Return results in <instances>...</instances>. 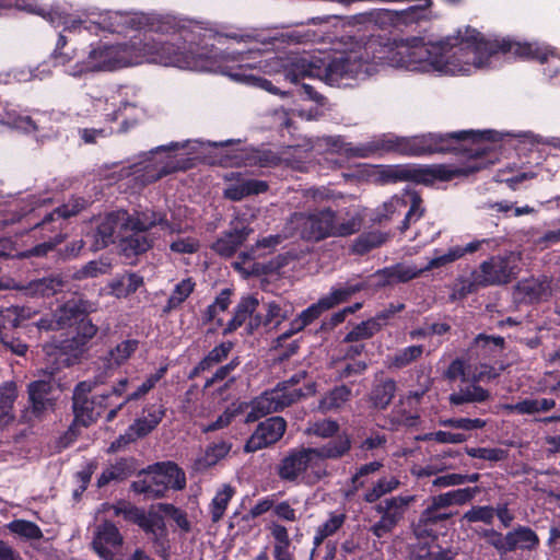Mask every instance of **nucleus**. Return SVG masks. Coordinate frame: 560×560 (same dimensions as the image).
<instances>
[{"instance_id": "f257e3e1", "label": "nucleus", "mask_w": 560, "mask_h": 560, "mask_svg": "<svg viewBox=\"0 0 560 560\" xmlns=\"http://www.w3.org/2000/svg\"><path fill=\"white\" fill-rule=\"evenodd\" d=\"M495 141L492 130H459L453 132H429L415 137L383 136L370 142L353 145L347 144L346 153L350 158H369L375 154L396 152L404 155L421 156L434 153H454L470 160L466 167H451L443 164L431 166L395 165L383 172L387 182H412L431 185L435 180L447 182L467 176L486 167L490 151L488 142Z\"/></svg>"}, {"instance_id": "f03ea898", "label": "nucleus", "mask_w": 560, "mask_h": 560, "mask_svg": "<svg viewBox=\"0 0 560 560\" xmlns=\"http://www.w3.org/2000/svg\"><path fill=\"white\" fill-rule=\"evenodd\" d=\"M37 326L40 329L62 330L59 338L54 336L52 340L43 347L45 353L44 373L48 375L49 380L35 381L28 385L33 411L39 415L52 407L54 400L57 398L55 392L62 386L57 374L70 363V343L68 338L70 310L63 305L54 314L51 319H40Z\"/></svg>"}, {"instance_id": "7ed1b4c3", "label": "nucleus", "mask_w": 560, "mask_h": 560, "mask_svg": "<svg viewBox=\"0 0 560 560\" xmlns=\"http://www.w3.org/2000/svg\"><path fill=\"white\" fill-rule=\"evenodd\" d=\"M165 33L173 26L165 18L153 19L145 14L126 12H106L100 14L97 21L86 22L72 19V33H81L85 30L98 34L100 31L122 34L129 30H145Z\"/></svg>"}, {"instance_id": "20e7f679", "label": "nucleus", "mask_w": 560, "mask_h": 560, "mask_svg": "<svg viewBox=\"0 0 560 560\" xmlns=\"http://www.w3.org/2000/svg\"><path fill=\"white\" fill-rule=\"evenodd\" d=\"M156 225L171 228L165 214L159 217L155 212H151L150 215L144 212L131 214L118 238L120 255L131 259L150 250L154 245V237L151 236L150 231Z\"/></svg>"}, {"instance_id": "39448f33", "label": "nucleus", "mask_w": 560, "mask_h": 560, "mask_svg": "<svg viewBox=\"0 0 560 560\" xmlns=\"http://www.w3.org/2000/svg\"><path fill=\"white\" fill-rule=\"evenodd\" d=\"M294 218L299 235L306 242H320L330 236H349L360 228L354 219L337 223L336 211L330 208L311 213H294Z\"/></svg>"}, {"instance_id": "423d86ee", "label": "nucleus", "mask_w": 560, "mask_h": 560, "mask_svg": "<svg viewBox=\"0 0 560 560\" xmlns=\"http://www.w3.org/2000/svg\"><path fill=\"white\" fill-rule=\"evenodd\" d=\"M364 55L349 52L329 59L319 58V80L331 86L350 85V80L364 77L370 70L372 50H364Z\"/></svg>"}, {"instance_id": "0eeeda50", "label": "nucleus", "mask_w": 560, "mask_h": 560, "mask_svg": "<svg viewBox=\"0 0 560 560\" xmlns=\"http://www.w3.org/2000/svg\"><path fill=\"white\" fill-rule=\"evenodd\" d=\"M149 478L133 481L130 489L148 500L164 498L168 489L183 490L186 487L184 470L174 462H161L149 466Z\"/></svg>"}, {"instance_id": "6e6552de", "label": "nucleus", "mask_w": 560, "mask_h": 560, "mask_svg": "<svg viewBox=\"0 0 560 560\" xmlns=\"http://www.w3.org/2000/svg\"><path fill=\"white\" fill-rule=\"evenodd\" d=\"M140 44L139 40L116 44L94 48L89 54V62L85 67L75 66L72 75H78L86 71H113L139 62Z\"/></svg>"}, {"instance_id": "1a4fd4ad", "label": "nucleus", "mask_w": 560, "mask_h": 560, "mask_svg": "<svg viewBox=\"0 0 560 560\" xmlns=\"http://www.w3.org/2000/svg\"><path fill=\"white\" fill-rule=\"evenodd\" d=\"M316 393V383L311 382L303 388H282L280 382L269 392H265L252 402V409L246 415V422H254L268 413L279 412Z\"/></svg>"}, {"instance_id": "9d476101", "label": "nucleus", "mask_w": 560, "mask_h": 560, "mask_svg": "<svg viewBox=\"0 0 560 560\" xmlns=\"http://www.w3.org/2000/svg\"><path fill=\"white\" fill-rule=\"evenodd\" d=\"M72 292V365L84 358L97 334V326L89 315L96 311L94 303L75 298Z\"/></svg>"}, {"instance_id": "9b49d317", "label": "nucleus", "mask_w": 560, "mask_h": 560, "mask_svg": "<svg viewBox=\"0 0 560 560\" xmlns=\"http://www.w3.org/2000/svg\"><path fill=\"white\" fill-rule=\"evenodd\" d=\"M422 207V198L417 192H408L401 197H393L387 202H384L381 210H378L373 219L377 223L385 221H394L404 215L401 224L398 226L400 232H406L411 224L418 222L424 214Z\"/></svg>"}, {"instance_id": "f8f14e48", "label": "nucleus", "mask_w": 560, "mask_h": 560, "mask_svg": "<svg viewBox=\"0 0 560 560\" xmlns=\"http://www.w3.org/2000/svg\"><path fill=\"white\" fill-rule=\"evenodd\" d=\"M483 537L501 556L514 552L517 549L534 551L540 544L536 532L524 525H517L505 535L493 528L487 529Z\"/></svg>"}, {"instance_id": "ddd939ff", "label": "nucleus", "mask_w": 560, "mask_h": 560, "mask_svg": "<svg viewBox=\"0 0 560 560\" xmlns=\"http://www.w3.org/2000/svg\"><path fill=\"white\" fill-rule=\"evenodd\" d=\"M518 259L513 253L491 256L476 269L481 287L503 285L510 283L518 273Z\"/></svg>"}, {"instance_id": "4468645a", "label": "nucleus", "mask_w": 560, "mask_h": 560, "mask_svg": "<svg viewBox=\"0 0 560 560\" xmlns=\"http://www.w3.org/2000/svg\"><path fill=\"white\" fill-rule=\"evenodd\" d=\"M253 233L254 229L248 219L244 215H236L230 221L229 229L222 232L221 236L210 245V248L220 257L231 258Z\"/></svg>"}, {"instance_id": "2eb2a0df", "label": "nucleus", "mask_w": 560, "mask_h": 560, "mask_svg": "<svg viewBox=\"0 0 560 560\" xmlns=\"http://www.w3.org/2000/svg\"><path fill=\"white\" fill-rule=\"evenodd\" d=\"M141 57L155 62L171 65L178 68H188L190 62L182 48L173 43L161 42L154 38L139 40Z\"/></svg>"}, {"instance_id": "dca6fc26", "label": "nucleus", "mask_w": 560, "mask_h": 560, "mask_svg": "<svg viewBox=\"0 0 560 560\" xmlns=\"http://www.w3.org/2000/svg\"><path fill=\"white\" fill-rule=\"evenodd\" d=\"M287 422L273 416L261 421L244 445L245 453H254L277 443L284 434Z\"/></svg>"}, {"instance_id": "f3484780", "label": "nucleus", "mask_w": 560, "mask_h": 560, "mask_svg": "<svg viewBox=\"0 0 560 560\" xmlns=\"http://www.w3.org/2000/svg\"><path fill=\"white\" fill-rule=\"evenodd\" d=\"M314 457L313 447L291 448L278 465L279 478L289 482L296 481L308 469Z\"/></svg>"}, {"instance_id": "a211bd4d", "label": "nucleus", "mask_w": 560, "mask_h": 560, "mask_svg": "<svg viewBox=\"0 0 560 560\" xmlns=\"http://www.w3.org/2000/svg\"><path fill=\"white\" fill-rule=\"evenodd\" d=\"M131 213L125 209L112 211L97 225L95 240L96 244L104 248L109 244L118 243V238L124 231L125 223L129 220Z\"/></svg>"}, {"instance_id": "6ab92c4d", "label": "nucleus", "mask_w": 560, "mask_h": 560, "mask_svg": "<svg viewBox=\"0 0 560 560\" xmlns=\"http://www.w3.org/2000/svg\"><path fill=\"white\" fill-rule=\"evenodd\" d=\"M122 542L124 538L117 526L110 521H104L97 526L92 546L103 560H114L113 549L120 547Z\"/></svg>"}, {"instance_id": "aec40b11", "label": "nucleus", "mask_w": 560, "mask_h": 560, "mask_svg": "<svg viewBox=\"0 0 560 560\" xmlns=\"http://www.w3.org/2000/svg\"><path fill=\"white\" fill-rule=\"evenodd\" d=\"M284 77L292 83H299L305 78L319 79V58L301 55L289 56L282 63Z\"/></svg>"}, {"instance_id": "412c9836", "label": "nucleus", "mask_w": 560, "mask_h": 560, "mask_svg": "<svg viewBox=\"0 0 560 560\" xmlns=\"http://www.w3.org/2000/svg\"><path fill=\"white\" fill-rule=\"evenodd\" d=\"M138 463L135 457H119L106 467L97 479V487L102 488L112 481L121 482L136 474Z\"/></svg>"}, {"instance_id": "4be33fe9", "label": "nucleus", "mask_w": 560, "mask_h": 560, "mask_svg": "<svg viewBox=\"0 0 560 560\" xmlns=\"http://www.w3.org/2000/svg\"><path fill=\"white\" fill-rule=\"evenodd\" d=\"M116 515H122L125 521L138 525L144 533L152 532V526L162 524V515L154 511L145 512L136 505L127 504L116 508Z\"/></svg>"}, {"instance_id": "5701e85b", "label": "nucleus", "mask_w": 560, "mask_h": 560, "mask_svg": "<svg viewBox=\"0 0 560 560\" xmlns=\"http://www.w3.org/2000/svg\"><path fill=\"white\" fill-rule=\"evenodd\" d=\"M516 290L523 300L530 304L546 301L551 295L550 281L546 276L522 280L517 283Z\"/></svg>"}, {"instance_id": "b1692460", "label": "nucleus", "mask_w": 560, "mask_h": 560, "mask_svg": "<svg viewBox=\"0 0 560 560\" xmlns=\"http://www.w3.org/2000/svg\"><path fill=\"white\" fill-rule=\"evenodd\" d=\"M396 390L397 384L394 378H376L369 393L371 407L377 410H385L392 404Z\"/></svg>"}, {"instance_id": "393cba45", "label": "nucleus", "mask_w": 560, "mask_h": 560, "mask_svg": "<svg viewBox=\"0 0 560 560\" xmlns=\"http://www.w3.org/2000/svg\"><path fill=\"white\" fill-rule=\"evenodd\" d=\"M269 186L265 180L243 178L229 184L223 191V196L232 201H241L248 196L266 192Z\"/></svg>"}, {"instance_id": "a878e982", "label": "nucleus", "mask_w": 560, "mask_h": 560, "mask_svg": "<svg viewBox=\"0 0 560 560\" xmlns=\"http://www.w3.org/2000/svg\"><path fill=\"white\" fill-rule=\"evenodd\" d=\"M259 305V301L254 295L242 296L234 307L232 318L226 323L222 330L223 336H228L242 327L247 318L252 317Z\"/></svg>"}, {"instance_id": "bb28decb", "label": "nucleus", "mask_w": 560, "mask_h": 560, "mask_svg": "<svg viewBox=\"0 0 560 560\" xmlns=\"http://www.w3.org/2000/svg\"><path fill=\"white\" fill-rule=\"evenodd\" d=\"M485 243H488V241L487 240H476V241L468 243L465 246L457 245V246L451 247L447 250V253L440 255V256H435L431 260H429V262L424 267H422L423 272L446 266L447 264H451V262L462 258L466 254H472V253L479 250L481 248L482 244H485Z\"/></svg>"}, {"instance_id": "cd10ccee", "label": "nucleus", "mask_w": 560, "mask_h": 560, "mask_svg": "<svg viewBox=\"0 0 560 560\" xmlns=\"http://www.w3.org/2000/svg\"><path fill=\"white\" fill-rule=\"evenodd\" d=\"M422 273V268L398 262L394 266L385 267L384 269L378 270L376 276L382 278L381 283L383 285H387L392 283H406L420 277Z\"/></svg>"}, {"instance_id": "c85d7f7f", "label": "nucleus", "mask_w": 560, "mask_h": 560, "mask_svg": "<svg viewBox=\"0 0 560 560\" xmlns=\"http://www.w3.org/2000/svg\"><path fill=\"white\" fill-rule=\"evenodd\" d=\"M352 398V388L346 384L336 385L320 398L318 408L327 413L342 409Z\"/></svg>"}, {"instance_id": "c756f323", "label": "nucleus", "mask_w": 560, "mask_h": 560, "mask_svg": "<svg viewBox=\"0 0 560 560\" xmlns=\"http://www.w3.org/2000/svg\"><path fill=\"white\" fill-rule=\"evenodd\" d=\"M538 174L534 171L514 170L506 167L499 170L494 175L497 183L505 184L511 190H520L528 188L527 183L535 179Z\"/></svg>"}, {"instance_id": "7c9ffc66", "label": "nucleus", "mask_w": 560, "mask_h": 560, "mask_svg": "<svg viewBox=\"0 0 560 560\" xmlns=\"http://www.w3.org/2000/svg\"><path fill=\"white\" fill-rule=\"evenodd\" d=\"M65 284L66 282L61 277L50 276L33 280L26 285L21 287L20 290L24 291L28 296H50L61 291Z\"/></svg>"}, {"instance_id": "2f4dec72", "label": "nucleus", "mask_w": 560, "mask_h": 560, "mask_svg": "<svg viewBox=\"0 0 560 560\" xmlns=\"http://www.w3.org/2000/svg\"><path fill=\"white\" fill-rule=\"evenodd\" d=\"M233 294V289L224 288L220 291V293L215 296L214 301L207 306V308L202 312L201 320L202 324H209L215 322L218 327L223 326V319L218 318L219 312H225L230 307L232 301L231 296Z\"/></svg>"}, {"instance_id": "473e14b6", "label": "nucleus", "mask_w": 560, "mask_h": 560, "mask_svg": "<svg viewBox=\"0 0 560 560\" xmlns=\"http://www.w3.org/2000/svg\"><path fill=\"white\" fill-rule=\"evenodd\" d=\"M351 448V440L348 434L337 435L325 445L313 448L317 458L337 459L346 455Z\"/></svg>"}, {"instance_id": "72a5a7b5", "label": "nucleus", "mask_w": 560, "mask_h": 560, "mask_svg": "<svg viewBox=\"0 0 560 560\" xmlns=\"http://www.w3.org/2000/svg\"><path fill=\"white\" fill-rule=\"evenodd\" d=\"M366 288L364 282L351 283L346 282L345 285L332 288L329 294L320 298L322 304L328 310L347 302L352 295Z\"/></svg>"}, {"instance_id": "f704fd0d", "label": "nucleus", "mask_w": 560, "mask_h": 560, "mask_svg": "<svg viewBox=\"0 0 560 560\" xmlns=\"http://www.w3.org/2000/svg\"><path fill=\"white\" fill-rule=\"evenodd\" d=\"M0 124L12 128L20 129L25 132L36 130V122L28 116H21L14 108H10L8 104L0 102Z\"/></svg>"}, {"instance_id": "c9c22d12", "label": "nucleus", "mask_w": 560, "mask_h": 560, "mask_svg": "<svg viewBox=\"0 0 560 560\" xmlns=\"http://www.w3.org/2000/svg\"><path fill=\"white\" fill-rule=\"evenodd\" d=\"M456 513L447 512L445 510H441L439 508H434L433 505H428L420 514L418 524H417V533L419 536H430L428 533L429 526L438 525L441 522L450 520Z\"/></svg>"}, {"instance_id": "e433bc0d", "label": "nucleus", "mask_w": 560, "mask_h": 560, "mask_svg": "<svg viewBox=\"0 0 560 560\" xmlns=\"http://www.w3.org/2000/svg\"><path fill=\"white\" fill-rule=\"evenodd\" d=\"M387 240V234L380 231L361 233L351 245V253L365 255L374 248L381 247Z\"/></svg>"}, {"instance_id": "4c0bfd02", "label": "nucleus", "mask_w": 560, "mask_h": 560, "mask_svg": "<svg viewBox=\"0 0 560 560\" xmlns=\"http://www.w3.org/2000/svg\"><path fill=\"white\" fill-rule=\"evenodd\" d=\"M164 415L165 411L162 408H154L153 410L149 409L145 417L137 419L129 427V431L138 439L144 438L160 424Z\"/></svg>"}, {"instance_id": "58836bf2", "label": "nucleus", "mask_w": 560, "mask_h": 560, "mask_svg": "<svg viewBox=\"0 0 560 560\" xmlns=\"http://www.w3.org/2000/svg\"><path fill=\"white\" fill-rule=\"evenodd\" d=\"M195 287L196 282L191 277L185 278L178 282L167 299V302L163 307V313L168 314L178 308L190 296Z\"/></svg>"}, {"instance_id": "ea45409f", "label": "nucleus", "mask_w": 560, "mask_h": 560, "mask_svg": "<svg viewBox=\"0 0 560 560\" xmlns=\"http://www.w3.org/2000/svg\"><path fill=\"white\" fill-rule=\"evenodd\" d=\"M145 534L150 537L155 555L163 560H170L171 544L164 518L162 517V524L152 526V532H145Z\"/></svg>"}, {"instance_id": "a19ab883", "label": "nucleus", "mask_w": 560, "mask_h": 560, "mask_svg": "<svg viewBox=\"0 0 560 560\" xmlns=\"http://www.w3.org/2000/svg\"><path fill=\"white\" fill-rule=\"evenodd\" d=\"M489 398V390L485 389L480 385H471L460 388L457 393L451 394L450 402L452 405L459 406L466 402H483Z\"/></svg>"}, {"instance_id": "79ce46f5", "label": "nucleus", "mask_w": 560, "mask_h": 560, "mask_svg": "<svg viewBox=\"0 0 560 560\" xmlns=\"http://www.w3.org/2000/svg\"><path fill=\"white\" fill-rule=\"evenodd\" d=\"M232 444L226 441L211 443L206 447L205 454L197 460L201 468H210L223 459L231 451Z\"/></svg>"}, {"instance_id": "37998d69", "label": "nucleus", "mask_w": 560, "mask_h": 560, "mask_svg": "<svg viewBox=\"0 0 560 560\" xmlns=\"http://www.w3.org/2000/svg\"><path fill=\"white\" fill-rule=\"evenodd\" d=\"M413 495H398L384 500L382 503L377 504L375 510L380 514H392L396 515L397 524L404 517V513L406 508L413 502Z\"/></svg>"}, {"instance_id": "c03bdc74", "label": "nucleus", "mask_w": 560, "mask_h": 560, "mask_svg": "<svg viewBox=\"0 0 560 560\" xmlns=\"http://www.w3.org/2000/svg\"><path fill=\"white\" fill-rule=\"evenodd\" d=\"M381 331V326L373 317L357 324L345 337L343 342L353 343L372 338Z\"/></svg>"}, {"instance_id": "a18cd8bd", "label": "nucleus", "mask_w": 560, "mask_h": 560, "mask_svg": "<svg viewBox=\"0 0 560 560\" xmlns=\"http://www.w3.org/2000/svg\"><path fill=\"white\" fill-rule=\"evenodd\" d=\"M472 345L476 349L480 350L483 355H494L504 350L505 340L501 336L479 334L474 338Z\"/></svg>"}, {"instance_id": "49530a36", "label": "nucleus", "mask_w": 560, "mask_h": 560, "mask_svg": "<svg viewBox=\"0 0 560 560\" xmlns=\"http://www.w3.org/2000/svg\"><path fill=\"white\" fill-rule=\"evenodd\" d=\"M234 493L235 490L230 485H224L223 488L215 493L210 505V513L213 522H218L223 517Z\"/></svg>"}, {"instance_id": "de8ad7c7", "label": "nucleus", "mask_w": 560, "mask_h": 560, "mask_svg": "<svg viewBox=\"0 0 560 560\" xmlns=\"http://www.w3.org/2000/svg\"><path fill=\"white\" fill-rule=\"evenodd\" d=\"M16 397V387L13 383H7L0 387V422L13 419L12 410Z\"/></svg>"}, {"instance_id": "09e8293b", "label": "nucleus", "mask_w": 560, "mask_h": 560, "mask_svg": "<svg viewBox=\"0 0 560 560\" xmlns=\"http://www.w3.org/2000/svg\"><path fill=\"white\" fill-rule=\"evenodd\" d=\"M399 485L400 482L396 477L380 478L377 482L364 493L363 500L366 503H375L383 495L396 490Z\"/></svg>"}, {"instance_id": "8fccbe9b", "label": "nucleus", "mask_w": 560, "mask_h": 560, "mask_svg": "<svg viewBox=\"0 0 560 560\" xmlns=\"http://www.w3.org/2000/svg\"><path fill=\"white\" fill-rule=\"evenodd\" d=\"M423 351L424 349L421 345L409 346L400 349L392 358L390 366L404 369L418 360L422 355Z\"/></svg>"}, {"instance_id": "3c124183", "label": "nucleus", "mask_w": 560, "mask_h": 560, "mask_svg": "<svg viewBox=\"0 0 560 560\" xmlns=\"http://www.w3.org/2000/svg\"><path fill=\"white\" fill-rule=\"evenodd\" d=\"M168 365L160 366L155 373L149 375L147 380L131 394H129L126 398V402L135 401L147 395L151 389H153L166 374Z\"/></svg>"}, {"instance_id": "603ef678", "label": "nucleus", "mask_w": 560, "mask_h": 560, "mask_svg": "<svg viewBox=\"0 0 560 560\" xmlns=\"http://www.w3.org/2000/svg\"><path fill=\"white\" fill-rule=\"evenodd\" d=\"M45 21H47L51 26L58 28L62 27L63 31L68 28L69 14L66 7H62L58 3L51 4L49 8L44 7V13L40 14Z\"/></svg>"}, {"instance_id": "864d4df0", "label": "nucleus", "mask_w": 560, "mask_h": 560, "mask_svg": "<svg viewBox=\"0 0 560 560\" xmlns=\"http://www.w3.org/2000/svg\"><path fill=\"white\" fill-rule=\"evenodd\" d=\"M465 452L472 458L489 462H501L508 458V451L499 447H466Z\"/></svg>"}, {"instance_id": "5fc2aeb1", "label": "nucleus", "mask_w": 560, "mask_h": 560, "mask_svg": "<svg viewBox=\"0 0 560 560\" xmlns=\"http://www.w3.org/2000/svg\"><path fill=\"white\" fill-rule=\"evenodd\" d=\"M88 401H83V405H80L79 399L72 397V434L74 433L73 428L77 425L89 427L93 421V407L84 406Z\"/></svg>"}, {"instance_id": "6e6d98bb", "label": "nucleus", "mask_w": 560, "mask_h": 560, "mask_svg": "<svg viewBox=\"0 0 560 560\" xmlns=\"http://www.w3.org/2000/svg\"><path fill=\"white\" fill-rule=\"evenodd\" d=\"M8 528L26 539H39L43 536L40 528L33 522L24 520H15L9 523Z\"/></svg>"}, {"instance_id": "4d7b16f0", "label": "nucleus", "mask_w": 560, "mask_h": 560, "mask_svg": "<svg viewBox=\"0 0 560 560\" xmlns=\"http://www.w3.org/2000/svg\"><path fill=\"white\" fill-rule=\"evenodd\" d=\"M139 341L136 339H127L118 343L110 350L109 355L115 364H124L138 349Z\"/></svg>"}, {"instance_id": "13d9d810", "label": "nucleus", "mask_w": 560, "mask_h": 560, "mask_svg": "<svg viewBox=\"0 0 560 560\" xmlns=\"http://www.w3.org/2000/svg\"><path fill=\"white\" fill-rule=\"evenodd\" d=\"M282 242V236L279 234L268 235L258 240L254 246L250 247L248 252H244L241 254L243 260L254 259L256 256H260L258 252L260 249H268L269 252L275 249Z\"/></svg>"}, {"instance_id": "bf43d9fd", "label": "nucleus", "mask_w": 560, "mask_h": 560, "mask_svg": "<svg viewBox=\"0 0 560 560\" xmlns=\"http://www.w3.org/2000/svg\"><path fill=\"white\" fill-rule=\"evenodd\" d=\"M234 343L232 341H223L215 346L202 358L203 362L211 370L214 365L228 359L230 352L233 350Z\"/></svg>"}, {"instance_id": "052dcab7", "label": "nucleus", "mask_w": 560, "mask_h": 560, "mask_svg": "<svg viewBox=\"0 0 560 560\" xmlns=\"http://www.w3.org/2000/svg\"><path fill=\"white\" fill-rule=\"evenodd\" d=\"M494 517V508L490 505H477L467 511L463 518L469 523L482 522L485 524H492Z\"/></svg>"}, {"instance_id": "680f3d73", "label": "nucleus", "mask_w": 560, "mask_h": 560, "mask_svg": "<svg viewBox=\"0 0 560 560\" xmlns=\"http://www.w3.org/2000/svg\"><path fill=\"white\" fill-rule=\"evenodd\" d=\"M159 510L168 517H171L176 523V525L184 532L190 530V523L187 518V514L182 509L171 503H160Z\"/></svg>"}, {"instance_id": "e2e57ef3", "label": "nucleus", "mask_w": 560, "mask_h": 560, "mask_svg": "<svg viewBox=\"0 0 560 560\" xmlns=\"http://www.w3.org/2000/svg\"><path fill=\"white\" fill-rule=\"evenodd\" d=\"M106 268H107V265H105L101 261L91 260L86 265L81 267L80 269H77L72 273V279L82 280V279H88V278H96L100 275L105 273Z\"/></svg>"}, {"instance_id": "0e129e2a", "label": "nucleus", "mask_w": 560, "mask_h": 560, "mask_svg": "<svg viewBox=\"0 0 560 560\" xmlns=\"http://www.w3.org/2000/svg\"><path fill=\"white\" fill-rule=\"evenodd\" d=\"M200 248V242L196 237L177 238L170 244V249L176 254H195Z\"/></svg>"}, {"instance_id": "69168bd1", "label": "nucleus", "mask_w": 560, "mask_h": 560, "mask_svg": "<svg viewBox=\"0 0 560 560\" xmlns=\"http://www.w3.org/2000/svg\"><path fill=\"white\" fill-rule=\"evenodd\" d=\"M397 526V517L392 514H381V518L372 525L371 532L377 538L384 537Z\"/></svg>"}, {"instance_id": "338daca9", "label": "nucleus", "mask_w": 560, "mask_h": 560, "mask_svg": "<svg viewBox=\"0 0 560 560\" xmlns=\"http://www.w3.org/2000/svg\"><path fill=\"white\" fill-rule=\"evenodd\" d=\"M444 425H448L456 429H463L466 431L478 430L486 427L487 422L483 419L476 418H453L443 422Z\"/></svg>"}, {"instance_id": "774afa93", "label": "nucleus", "mask_w": 560, "mask_h": 560, "mask_svg": "<svg viewBox=\"0 0 560 560\" xmlns=\"http://www.w3.org/2000/svg\"><path fill=\"white\" fill-rule=\"evenodd\" d=\"M479 492L478 487L474 488H462L446 492L452 505H463L471 501L475 495Z\"/></svg>"}]
</instances>
